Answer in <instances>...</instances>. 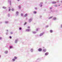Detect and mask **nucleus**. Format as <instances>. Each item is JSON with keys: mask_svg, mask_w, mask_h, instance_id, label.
Here are the masks:
<instances>
[{"mask_svg": "<svg viewBox=\"0 0 62 62\" xmlns=\"http://www.w3.org/2000/svg\"><path fill=\"white\" fill-rule=\"evenodd\" d=\"M30 31V29H27L26 30V31L27 32H29V31Z\"/></svg>", "mask_w": 62, "mask_h": 62, "instance_id": "1", "label": "nucleus"}, {"mask_svg": "<svg viewBox=\"0 0 62 62\" xmlns=\"http://www.w3.org/2000/svg\"><path fill=\"white\" fill-rule=\"evenodd\" d=\"M38 51L39 52H41V51H42V49H41V48H39L38 49Z\"/></svg>", "mask_w": 62, "mask_h": 62, "instance_id": "2", "label": "nucleus"}, {"mask_svg": "<svg viewBox=\"0 0 62 62\" xmlns=\"http://www.w3.org/2000/svg\"><path fill=\"white\" fill-rule=\"evenodd\" d=\"M52 4H56V2H52Z\"/></svg>", "mask_w": 62, "mask_h": 62, "instance_id": "3", "label": "nucleus"}, {"mask_svg": "<svg viewBox=\"0 0 62 62\" xmlns=\"http://www.w3.org/2000/svg\"><path fill=\"white\" fill-rule=\"evenodd\" d=\"M49 54V53L48 52H46V53H45V55H48Z\"/></svg>", "mask_w": 62, "mask_h": 62, "instance_id": "4", "label": "nucleus"}, {"mask_svg": "<svg viewBox=\"0 0 62 62\" xmlns=\"http://www.w3.org/2000/svg\"><path fill=\"white\" fill-rule=\"evenodd\" d=\"M43 51L44 52H45L46 51V49H43Z\"/></svg>", "mask_w": 62, "mask_h": 62, "instance_id": "5", "label": "nucleus"}, {"mask_svg": "<svg viewBox=\"0 0 62 62\" xmlns=\"http://www.w3.org/2000/svg\"><path fill=\"white\" fill-rule=\"evenodd\" d=\"M27 16V14H26L24 16V17H26Z\"/></svg>", "mask_w": 62, "mask_h": 62, "instance_id": "6", "label": "nucleus"}, {"mask_svg": "<svg viewBox=\"0 0 62 62\" xmlns=\"http://www.w3.org/2000/svg\"><path fill=\"white\" fill-rule=\"evenodd\" d=\"M50 33H52V32H53V31L51 30L50 31Z\"/></svg>", "mask_w": 62, "mask_h": 62, "instance_id": "7", "label": "nucleus"}, {"mask_svg": "<svg viewBox=\"0 0 62 62\" xmlns=\"http://www.w3.org/2000/svg\"><path fill=\"white\" fill-rule=\"evenodd\" d=\"M53 19H54V20H56V18H55V17H54L53 18Z\"/></svg>", "mask_w": 62, "mask_h": 62, "instance_id": "8", "label": "nucleus"}, {"mask_svg": "<svg viewBox=\"0 0 62 62\" xmlns=\"http://www.w3.org/2000/svg\"><path fill=\"white\" fill-rule=\"evenodd\" d=\"M43 35V33H41L40 35V36H42Z\"/></svg>", "mask_w": 62, "mask_h": 62, "instance_id": "9", "label": "nucleus"}, {"mask_svg": "<svg viewBox=\"0 0 62 62\" xmlns=\"http://www.w3.org/2000/svg\"><path fill=\"white\" fill-rule=\"evenodd\" d=\"M14 58H15V59H17V57H16V56H15L14 57Z\"/></svg>", "mask_w": 62, "mask_h": 62, "instance_id": "10", "label": "nucleus"}, {"mask_svg": "<svg viewBox=\"0 0 62 62\" xmlns=\"http://www.w3.org/2000/svg\"><path fill=\"white\" fill-rule=\"evenodd\" d=\"M21 15L22 16H23V14H21Z\"/></svg>", "mask_w": 62, "mask_h": 62, "instance_id": "11", "label": "nucleus"}, {"mask_svg": "<svg viewBox=\"0 0 62 62\" xmlns=\"http://www.w3.org/2000/svg\"><path fill=\"white\" fill-rule=\"evenodd\" d=\"M37 13V12L36 11H34V14H36Z\"/></svg>", "mask_w": 62, "mask_h": 62, "instance_id": "12", "label": "nucleus"}, {"mask_svg": "<svg viewBox=\"0 0 62 62\" xmlns=\"http://www.w3.org/2000/svg\"><path fill=\"white\" fill-rule=\"evenodd\" d=\"M5 54H7V53H8V51H6L5 52Z\"/></svg>", "mask_w": 62, "mask_h": 62, "instance_id": "13", "label": "nucleus"}, {"mask_svg": "<svg viewBox=\"0 0 62 62\" xmlns=\"http://www.w3.org/2000/svg\"><path fill=\"white\" fill-rule=\"evenodd\" d=\"M52 17H53V16L50 17L49 18V19H51V18H52Z\"/></svg>", "mask_w": 62, "mask_h": 62, "instance_id": "14", "label": "nucleus"}, {"mask_svg": "<svg viewBox=\"0 0 62 62\" xmlns=\"http://www.w3.org/2000/svg\"><path fill=\"white\" fill-rule=\"evenodd\" d=\"M12 48V46H10V49L11 48Z\"/></svg>", "mask_w": 62, "mask_h": 62, "instance_id": "15", "label": "nucleus"}, {"mask_svg": "<svg viewBox=\"0 0 62 62\" xmlns=\"http://www.w3.org/2000/svg\"><path fill=\"white\" fill-rule=\"evenodd\" d=\"M12 60H13V61H15V59H12Z\"/></svg>", "mask_w": 62, "mask_h": 62, "instance_id": "16", "label": "nucleus"}, {"mask_svg": "<svg viewBox=\"0 0 62 62\" xmlns=\"http://www.w3.org/2000/svg\"><path fill=\"white\" fill-rule=\"evenodd\" d=\"M16 13V14H18V12H17Z\"/></svg>", "mask_w": 62, "mask_h": 62, "instance_id": "17", "label": "nucleus"}, {"mask_svg": "<svg viewBox=\"0 0 62 62\" xmlns=\"http://www.w3.org/2000/svg\"><path fill=\"white\" fill-rule=\"evenodd\" d=\"M26 22H25V23L24 24V25H26Z\"/></svg>", "mask_w": 62, "mask_h": 62, "instance_id": "18", "label": "nucleus"}, {"mask_svg": "<svg viewBox=\"0 0 62 62\" xmlns=\"http://www.w3.org/2000/svg\"><path fill=\"white\" fill-rule=\"evenodd\" d=\"M27 28H30V27L29 26H28L27 27Z\"/></svg>", "mask_w": 62, "mask_h": 62, "instance_id": "19", "label": "nucleus"}, {"mask_svg": "<svg viewBox=\"0 0 62 62\" xmlns=\"http://www.w3.org/2000/svg\"><path fill=\"white\" fill-rule=\"evenodd\" d=\"M12 11H14V9L12 8Z\"/></svg>", "mask_w": 62, "mask_h": 62, "instance_id": "20", "label": "nucleus"}, {"mask_svg": "<svg viewBox=\"0 0 62 62\" xmlns=\"http://www.w3.org/2000/svg\"><path fill=\"white\" fill-rule=\"evenodd\" d=\"M6 23H8V21H6L5 22Z\"/></svg>", "mask_w": 62, "mask_h": 62, "instance_id": "21", "label": "nucleus"}, {"mask_svg": "<svg viewBox=\"0 0 62 62\" xmlns=\"http://www.w3.org/2000/svg\"><path fill=\"white\" fill-rule=\"evenodd\" d=\"M20 30H21L22 29V28H19Z\"/></svg>", "mask_w": 62, "mask_h": 62, "instance_id": "22", "label": "nucleus"}, {"mask_svg": "<svg viewBox=\"0 0 62 62\" xmlns=\"http://www.w3.org/2000/svg\"><path fill=\"white\" fill-rule=\"evenodd\" d=\"M19 8H21V7H20V6H19Z\"/></svg>", "mask_w": 62, "mask_h": 62, "instance_id": "23", "label": "nucleus"}, {"mask_svg": "<svg viewBox=\"0 0 62 62\" xmlns=\"http://www.w3.org/2000/svg\"><path fill=\"white\" fill-rule=\"evenodd\" d=\"M3 8H6V7H3Z\"/></svg>", "mask_w": 62, "mask_h": 62, "instance_id": "24", "label": "nucleus"}, {"mask_svg": "<svg viewBox=\"0 0 62 62\" xmlns=\"http://www.w3.org/2000/svg\"><path fill=\"white\" fill-rule=\"evenodd\" d=\"M10 11V9H9V11Z\"/></svg>", "mask_w": 62, "mask_h": 62, "instance_id": "25", "label": "nucleus"}, {"mask_svg": "<svg viewBox=\"0 0 62 62\" xmlns=\"http://www.w3.org/2000/svg\"><path fill=\"white\" fill-rule=\"evenodd\" d=\"M9 38L10 39H11V36H10Z\"/></svg>", "mask_w": 62, "mask_h": 62, "instance_id": "26", "label": "nucleus"}, {"mask_svg": "<svg viewBox=\"0 0 62 62\" xmlns=\"http://www.w3.org/2000/svg\"><path fill=\"white\" fill-rule=\"evenodd\" d=\"M35 9L37 10V8H35Z\"/></svg>", "mask_w": 62, "mask_h": 62, "instance_id": "27", "label": "nucleus"}, {"mask_svg": "<svg viewBox=\"0 0 62 62\" xmlns=\"http://www.w3.org/2000/svg\"><path fill=\"white\" fill-rule=\"evenodd\" d=\"M38 29H37V31H38Z\"/></svg>", "mask_w": 62, "mask_h": 62, "instance_id": "28", "label": "nucleus"}, {"mask_svg": "<svg viewBox=\"0 0 62 62\" xmlns=\"http://www.w3.org/2000/svg\"><path fill=\"white\" fill-rule=\"evenodd\" d=\"M50 9H52V8H50Z\"/></svg>", "mask_w": 62, "mask_h": 62, "instance_id": "29", "label": "nucleus"}, {"mask_svg": "<svg viewBox=\"0 0 62 62\" xmlns=\"http://www.w3.org/2000/svg\"><path fill=\"white\" fill-rule=\"evenodd\" d=\"M42 5H41V6H40L41 7H42Z\"/></svg>", "mask_w": 62, "mask_h": 62, "instance_id": "30", "label": "nucleus"}, {"mask_svg": "<svg viewBox=\"0 0 62 62\" xmlns=\"http://www.w3.org/2000/svg\"><path fill=\"white\" fill-rule=\"evenodd\" d=\"M31 51H33V49H31Z\"/></svg>", "mask_w": 62, "mask_h": 62, "instance_id": "31", "label": "nucleus"}, {"mask_svg": "<svg viewBox=\"0 0 62 62\" xmlns=\"http://www.w3.org/2000/svg\"><path fill=\"white\" fill-rule=\"evenodd\" d=\"M1 39V38H0V39Z\"/></svg>", "mask_w": 62, "mask_h": 62, "instance_id": "32", "label": "nucleus"}, {"mask_svg": "<svg viewBox=\"0 0 62 62\" xmlns=\"http://www.w3.org/2000/svg\"><path fill=\"white\" fill-rule=\"evenodd\" d=\"M18 1H20V0H17Z\"/></svg>", "mask_w": 62, "mask_h": 62, "instance_id": "33", "label": "nucleus"}, {"mask_svg": "<svg viewBox=\"0 0 62 62\" xmlns=\"http://www.w3.org/2000/svg\"><path fill=\"white\" fill-rule=\"evenodd\" d=\"M61 27H62V25H61Z\"/></svg>", "mask_w": 62, "mask_h": 62, "instance_id": "34", "label": "nucleus"}, {"mask_svg": "<svg viewBox=\"0 0 62 62\" xmlns=\"http://www.w3.org/2000/svg\"><path fill=\"white\" fill-rule=\"evenodd\" d=\"M0 57H1V56L0 55Z\"/></svg>", "mask_w": 62, "mask_h": 62, "instance_id": "35", "label": "nucleus"}, {"mask_svg": "<svg viewBox=\"0 0 62 62\" xmlns=\"http://www.w3.org/2000/svg\"><path fill=\"white\" fill-rule=\"evenodd\" d=\"M30 21V20H29V22H29Z\"/></svg>", "mask_w": 62, "mask_h": 62, "instance_id": "36", "label": "nucleus"}]
</instances>
